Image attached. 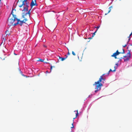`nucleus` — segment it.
<instances>
[{"instance_id": "f257e3e1", "label": "nucleus", "mask_w": 132, "mask_h": 132, "mask_svg": "<svg viewBox=\"0 0 132 132\" xmlns=\"http://www.w3.org/2000/svg\"><path fill=\"white\" fill-rule=\"evenodd\" d=\"M31 10V9L29 10L28 12H23L22 13V17L24 18L23 20L22 21H20L19 19H18V21H17V23H14L13 24V25L15 26L17 24H19L20 26H22L23 23H26V22L28 20L27 18H26V16L28 15V18H30V12Z\"/></svg>"}, {"instance_id": "f03ea898", "label": "nucleus", "mask_w": 132, "mask_h": 132, "mask_svg": "<svg viewBox=\"0 0 132 132\" xmlns=\"http://www.w3.org/2000/svg\"><path fill=\"white\" fill-rule=\"evenodd\" d=\"M105 74H103L102 76H101L98 80L97 82H95L94 84H93V86L96 85V88L95 89L96 90L95 91V93H96L98 91L100 90L101 88V87L103 85L102 84L100 83L102 81V80L105 81V79L103 77V76L105 75Z\"/></svg>"}, {"instance_id": "7ed1b4c3", "label": "nucleus", "mask_w": 132, "mask_h": 132, "mask_svg": "<svg viewBox=\"0 0 132 132\" xmlns=\"http://www.w3.org/2000/svg\"><path fill=\"white\" fill-rule=\"evenodd\" d=\"M18 19L16 18V15H13V16H12L11 18L9 19L7 22V23L8 25L10 26H12L13 23L16 20L18 21Z\"/></svg>"}, {"instance_id": "20e7f679", "label": "nucleus", "mask_w": 132, "mask_h": 132, "mask_svg": "<svg viewBox=\"0 0 132 132\" xmlns=\"http://www.w3.org/2000/svg\"><path fill=\"white\" fill-rule=\"evenodd\" d=\"M131 54L130 53V51H128V52L126 54L125 56H123V57H121L119 59L120 61H121L122 59H123L124 60L125 62H127L128 61L131 57Z\"/></svg>"}, {"instance_id": "39448f33", "label": "nucleus", "mask_w": 132, "mask_h": 132, "mask_svg": "<svg viewBox=\"0 0 132 132\" xmlns=\"http://www.w3.org/2000/svg\"><path fill=\"white\" fill-rule=\"evenodd\" d=\"M27 0H20L18 2L19 6L21 7L22 6L25 5L26 4H27Z\"/></svg>"}, {"instance_id": "423d86ee", "label": "nucleus", "mask_w": 132, "mask_h": 132, "mask_svg": "<svg viewBox=\"0 0 132 132\" xmlns=\"http://www.w3.org/2000/svg\"><path fill=\"white\" fill-rule=\"evenodd\" d=\"M122 50L123 51V52H118V50H117L116 52H115L114 53H113L112 55L111 56L112 57H114L115 59L117 58L116 57V56L117 55H118L120 54H124L125 53L124 50L122 49Z\"/></svg>"}, {"instance_id": "0eeeda50", "label": "nucleus", "mask_w": 132, "mask_h": 132, "mask_svg": "<svg viewBox=\"0 0 132 132\" xmlns=\"http://www.w3.org/2000/svg\"><path fill=\"white\" fill-rule=\"evenodd\" d=\"M22 6L24 8V9L22 10V12H28V7H29L28 4H26L25 5H24L23 6Z\"/></svg>"}, {"instance_id": "6e6552de", "label": "nucleus", "mask_w": 132, "mask_h": 132, "mask_svg": "<svg viewBox=\"0 0 132 132\" xmlns=\"http://www.w3.org/2000/svg\"><path fill=\"white\" fill-rule=\"evenodd\" d=\"M36 5H37L36 4V0H34V1L32 0L30 5L32 6H32H34Z\"/></svg>"}, {"instance_id": "1a4fd4ad", "label": "nucleus", "mask_w": 132, "mask_h": 132, "mask_svg": "<svg viewBox=\"0 0 132 132\" xmlns=\"http://www.w3.org/2000/svg\"><path fill=\"white\" fill-rule=\"evenodd\" d=\"M65 57H59V59H61V61H63L64 60H65L68 57L67 55H65Z\"/></svg>"}, {"instance_id": "9d476101", "label": "nucleus", "mask_w": 132, "mask_h": 132, "mask_svg": "<svg viewBox=\"0 0 132 132\" xmlns=\"http://www.w3.org/2000/svg\"><path fill=\"white\" fill-rule=\"evenodd\" d=\"M112 8H113L112 6H110V7H109V11L108 13H107L105 14V15H106L108 13H109L110 12V11L111 10V9H112Z\"/></svg>"}, {"instance_id": "9b49d317", "label": "nucleus", "mask_w": 132, "mask_h": 132, "mask_svg": "<svg viewBox=\"0 0 132 132\" xmlns=\"http://www.w3.org/2000/svg\"><path fill=\"white\" fill-rule=\"evenodd\" d=\"M5 34H6V35H10V32L8 30H7L5 32Z\"/></svg>"}, {"instance_id": "f8f14e48", "label": "nucleus", "mask_w": 132, "mask_h": 132, "mask_svg": "<svg viewBox=\"0 0 132 132\" xmlns=\"http://www.w3.org/2000/svg\"><path fill=\"white\" fill-rule=\"evenodd\" d=\"M113 70H112L111 69H110V70H109V71L108 73H107V75H109V74L110 72V71L113 72Z\"/></svg>"}, {"instance_id": "ddd939ff", "label": "nucleus", "mask_w": 132, "mask_h": 132, "mask_svg": "<svg viewBox=\"0 0 132 132\" xmlns=\"http://www.w3.org/2000/svg\"><path fill=\"white\" fill-rule=\"evenodd\" d=\"M77 113L76 114V117L75 118H73V119H74L75 118H76L78 116V111L77 110Z\"/></svg>"}, {"instance_id": "4468645a", "label": "nucleus", "mask_w": 132, "mask_h": 132, "mask_svg": "<svg viewBox=\"0 0 132 132\" xmlns=\"http://www.w3.org/2000/svg\"><path fill=\"white\" fill-rule=\"evenodd\" d=\"M132 35V32L129 35V36L128 37V38H129V40L130 39V37Z\"/></svg>"}, {"instance_id": "2eb2a0df", "label": "nucleus", "mask_w": 132, "mask_h": 132, "mask_svg": "<svg viewBox=\"0 0 132 132\" xmlns=\"http://www.w3.org/2000/svg\"><path fill=\"white\" fill-rule=\"evenodd\" d=\"M96 32V31H95V32H94L93 34V35H92V37H93L95 35V33Z\"/></svg>"}, {"instance_id": "dca6fc26", "label": "nucleus", "mask_w": 132, "mask_h": 132, "mask_svg": "<svg viewBox=\"0 0 132 132\" xmlns=\"http://www.w3.org/2000/svg\"><path fill=\"white\" fill-rule=\"evenodd\" d=\"M72 54L74 56H75L76 55V54L75 52L73 51H72Z\"/></svg>"}, {"instance_id": "f3484780", "label": "nucleus", "mask_w": 132, "mask_h": 132, "mask_svg": "<svg viewBox=\"0 0 132 132\" xmlns=\"http://www.w3.org/2000/svg\"><path fill=\"white\" fill-rule=\"evenodd\" d=\"M13 9H12V11H11V13L12 14V16H13V15H14V14H13Z\"/></svg>"}, {"instance_id": "a211bd4d", "label": "nucleus", "mask_w": 132, "mask_h": 132, "mask_svg": "<svg viewBox=\"0 0 132 132\" xmlns=\"http://www.w3.org/2000/svg\"><path fill=\"white\" fill-rule=\"evenodd\" d=\"M114 70H113V72H115V71H116V69H117V68H116V67H115V66H114Z\"/></svg>"}, {"instance_id": "6ab92c4d", "label": "nucleus", "mask_w": 132, "mask_h": 132, "mask_svg": "<svg viewBox=\"0 0 132 132\" xmlns=\"http://www.w3.org/2000/svg\"><path fill=\"white\" fill-rule=\"evenodd\" d=\"M38 61H39L42 62H43L44 61V60L42 59H40Z\"/></svg>"}, {"instance_id": "aec40b11", "label": "nucleus", "mask_w": 132, "mask_h": 132, "mask_svg": "<svg viewBox=\"0 0 132 132\" xmlns=\"http://www.w3.org/2000/svg\"><path fill=\"white\" fill-rule=\"evenodd\" d=\"M72 126L71 127V128H74V126H73V122L72 124Z\"/></svg>"}, {"instance_id": "412c9836", "label": "nucleus", "mask_w": 132, "mask_h": 132, "mask_svg": "<svg viewBox=\"0 0 132 132\" xmlns=\"http://www.w3.org/2000/svg\"><path fill=\"white\" fill-rule=\"evenodd\" d=\"M68 55H70V53L69 52V50L68 49Z\"/></svg>"}, {"instance_id": "4be33fe9", "label": "nucleus", "mask_w": 132, "mask_h": 132, "mask_svg": "<svg viewBox=\"0 0 132 132\" xmlns=\"http://www.w3.org/2000/svg\"><path fill=\"white\" fill-rule=\"evenodd\" d=\"M52 65H51V68H50L51 71L52 70Z\"/></svg>"}, {"instance_id": "5701e85b", "label": "nucleus", "mask_w": 132, "mask_h": 132, "mask_svg": "<svg viewBox=\"0 0 132 132\" xmlns=\"http://www.w3.org/2000/svg\"><path fill=\"white\" fill-rule=\"evenodd\" d=\"M127 45H125L124 46H123V47H125Z\"/></svg>"}, {"instance_id": "b1692460", "label": "nucleus", "mask_w": 132, "mask_h": 132, "mask_svg": "<svg viewBox=\"0 0 132 132\" xmlns=\"http://www.w3.org/2000/svg\"><path fill=\"white\" fill-rule=\"evenodd\" d=\"M100 27V26H98L97 28V29H98V28H99V27Z\"/></svg>"}, {"instance_id": "393cba45", "label": "nucleus", "mask_w": 132, "mask_h": 132, "mask_svg": "<svg viewBox=\"0 0 132 132\" xmlns=\"http://www.w3.org/2000/svg\"><path fill=\"white\" fill-rule=\"evenodd\" d=\"M45 62L46 63H48L47 62Z\"/></svg>"}, {"instance_id": "a878e982", "label": "nucleus", "mask_w": 132, "mask_h": 132, "mask_svg": "<svg viewBox=\"0 0 132 132\" xmlns=\"http://www.w3.org/2000/svg\"><path fill=\"white\" fill-rule=\"evenodd\" d=\"M46 72H47V71H46Z\"/></svg>"}, {"instance_id": "bb28decb", "label": "nucleus", "mask_w": 132, "mask_h": 132, "mask_svg": "<svg viewBox=\"0 0 132 132\" xmlns=\"http://www.w3.org/2000/svg\"><path fill=\"white\" fill-rule=\"evenodd\" d=\"M118 64H116V65H117Z\"/></svg>"}, {"instance_id": "cd10ccee", "label": "nucleus", "mask_w": 132, "mask_h": 132, "mask_svg": "<svg viewBox=\"0 0 132 132\" xmlns=\"http://www.w3.org/2000/svg\"><path fill=\"white\" fill-rule=\"evenodd\" d=\"M23 75V76H24V75Z\"/></svg>"}, {"instance_id": "c85d7f7f", "label": "nucleus", "mask_w": 132, "mask_h": 132, "mask_svg": "<svg viewBox=\"0 0 132 132\" xmlns=\"http://www.w3.org/2000/svg\"><path fill=\"white\" fill-rule=\"evenodd\" d=\"M20 0H19L18 1H19Z\"/></svg>"}, {"instance_id": "c756f323", "label": "nucleus", "mask_w": 132, "mask_h": 132, "mask_svg": "<svg viewBox=\"0 0 132 132\" xmlns=\"http://www.w3.org/2000/svg\"><path fill=\"white\" fill-rule=\"evenodd\" d=\"M112 1H113V0H112Z\"/></svg>"}]
</instances>
